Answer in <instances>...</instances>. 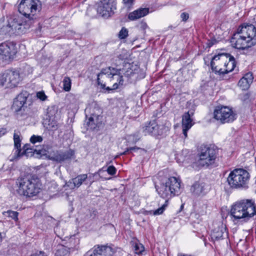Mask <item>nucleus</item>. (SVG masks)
Segmentation results:
<instances>
[{"instance_id": "obj_11", "label": "nucleus", "mask_w": 256, "mask_h": 256, "mask_svg": "<svg viewBox=\"0 0 256 256\" xmlns=\"http://www.w3.org/2000/svg\"><path fill=\"white\" fill-rule=\"evenodd\" d=\"M214 118L222 124L230 123L236 118V114L228 106L217 107L214 112Z\"/></svg>"}, {"instance_id": "obj_41", "label": "nucleus", "mask_w": 256, "mask_h": 256, "mask_svg": "<svg viewBox=\"0 0 256 256\" xmlns=\"http://www.w3.org/2000/svg\"><path fill=\"white\" fill-rule=\"evenodd\" d=\"M134 0H123L126 6L130 7L132 4Z\"/></svg>"}, {"instance_id": "obj_48", "label": "nucleus", "mask_w": 256, "mask_h": 256, "mask_svg": "<svg viewBox=\"0 0 256 256\" xmlns=\"http://www.w3.org/2000/svg\"><path fill=\"white\" fill-rule=\"evenodd\" d=\"M178 256H191L188 255V254H178Z\"/></svg>"}, {"instance_id": "obj_46", "label": "nucleus", "mask_w": 256, "mask_h": 256, "mask_svg": "<svg viewBox=\"0 0 256 256\" xmlns=\"http://www.w3.org/2000/svg\"><path fill=\"white\" fill-rule=\"evenodd\" d=\"M103 168H103L102 169H100V170H98V171L96 172V174H100V173L102 172H104L105 170H103ZM96 174H96H92V176H94Z\"/></svg>"}, {"instance_id": "obj_1", "label": "nucleus", "mask_w": 256, "mask_h": 256, "mask_svg": "<svg viewBox=\"0 0 256 256\" xmlns=\"http://www.w3.org/2000/svg\"><path fill=\"white\" fill-rule=\"evenodd\" d=\"M232 46L238 49H245L256 44V28L252 24H242L230 40Z\"/></svg>"}, {"instance_id": "obj_9", "label": "nucleus", "mask_w": 256, "mask_h": 256, "mask_svg": "<svg viewBox=\"0 0 256 256\" xmlns=\"http://www.w3.org/2000/svg\"><path fill=\"white\" fill-rule=\"evenodd\" d=\"M7 27L10 30L8 32H16L18 34L25 32L32 25L30 20L23 19L20 16H12L8 20Z\"/></svg>"}, {"instance_id": "obj_44", "label": "nucleus", "mask_w": 256, "mask_h": 256, "mask_svg": "<svg viewBox=\"0 0 256 256\" xmlns=\"http://www.w3.org/2000/svg\"><path fill=\"white\" fill-rule=\"evenodd\" d=\"M6 132V130L4 128H0V137L2 136L4 134H5Z\"/></svg>"}, {"instance_id": "obj_45", "label": "nucleus", "mask_w": 256, "mask_h": 256, "mask_svg": "<svg viewBox=\"0 0 256 256\" xmlns=\"http://www.w3.org/2000/svg\"><path fill=\"white\" fill-rule=\"evenodd\" d=\"M140 150V148H136V147H132V148H128L127 151L131 150Z\"/></svg>"}, {"instance_id": "obj_6", "label": "nucleus", "mask_w": 256, "mask_h": 256, "mask_svg": "<svg viewBox=\"0 0 256 256\" xmlns=\"http://www.w3.org/2000/svg\"><path fill=\"white\" fill-rule=\"evenodd\" d=\"M156 188L161 197L168 198L180 193V180L176 177L172 176L162 183L160 186H156Z\"/></svg>"}, {"instance_id": "obj_50", "label": "nucleus", "mask_w": 256, "mask_h": 256, "mask_svg": "<svg viewBox=\"0 0 256 256\" xmlns=\"http://www.w3.org/2000/svg\"><path fill=\"white\" fill-rule=\"evenodd\" d=\"M72 100H75V98L74 96L72 97Z\"/></svg>"}, {"instance_id": "obj_28", "label": "nucleus", "mask_w": 256, "mask_h": 256, "mask_svg": "<svg viewBox=\"0 0 256 256\" xmlns=\"http://www.w3.org/2000/svg\"><path fill=\"white\" fill-rule=\"evenodd\" d=\"M2 214L8 218L14 220L15 222L18 220V213L17 212L8 210L6 212H4Z\"/></svg>"}, {"instance_id": "obj_26", "label": "nucleus", "mask_w": 256, "mask_h": 256, "mask_svg": "<svg viewBox=\"0 0 256 256\" xmlns=\"http://www.w3.org/2000/svg\"><path fill=\"white\" fill-rule=\"evenodd\" d=\"M98 118L99 116L96 117L90 116L86 122V125L90 129H94L96 126H99L101 123L98 121Z\"/></svg>"}, {"instance_id": "obj_35", "label": "nucleus", "mask_w": 256, "mask_h": 256, "mask_svg": "<svg viewBox=\"0 0 256 256\" xmlns=\"http://www.w3.org/2000/svg\"><path fill=\"white\" fill-rule=\"evenodd\" d=\"M42 138L40 136H36V135H32L30 138V142L33 144H35L37 142H41L42 141Z\"/></svg>"}, {"instance_id": "obj_3", "label": "nucleus", "mask_w": 256, "mask_h": 256, "mask_svg": "<svg viewBox=\"0 0 256 256\" xmlns=\"http://www.w3.org/2000/svg\"><path fill=\"white\" fill-rule=\"evenodd\" d=\"M233 221L246 222L256 215V204L250 200H242L234 204L230 210Z\"/></svg>"}, {"instance_id": "obj_33", "label": "nucleus", "mask_w": 256, "mask_h": 256, "mask_svg": "<svg viewBox=\"0 0 256 256\" xmlns=\"http://www.w3.org/2000/svg\"><path fill=\"white\" fill-rule=\"evenodd\" d=\"M134 252L136 254H140L144 250V247L142 244L136 242L134 245Z\"/></svg>"}, {"instance_id": "obj_40", "label": "nucleus", "mask_w": 256, "mask_h": 256, "mask_svg": "<svg viewBox=\"0 0 256 256\" xmlns=\"http://www.w3.org/2000/svg\"><path fill=\"white\" fill-rule=\"evenodd\" d=\"M188 14L186 12H182L180 14V18L183 21H186L188 18Z\"/></svg>"}, {"instance_id": "obj_43", "label": "nucleus", "mask_w": 256, "mask_h": 256, "mask_svg": "<svg viewBox=\"0 0 256 256\" xmlns=\"http://www.w3.org/2000/svg\"><path fill=\"white\" fill-rule=\"evenodd\" d=\"M30 256H46L44 252H36L32 254Z\"/></svg>"}, {"instance_id": "obj_23", "label": "nucleus", "mask_w": 256, "mask_h": 256, "mask_svg": "<svg viewBox=\"0 0 256 256\" xmlns=\"http://www.w3.org/2000/svg\"><path fill=\"white\" fill-rule=\"evenodd\" d=\"M227 60L226 65L224 66V74H228L234 70L236 66L234 58L230 54H227Z\"/></svg>"}, {"instance_id": "obj_29", "label": "nucleus", "mask_w": 256, "mask_h": 256, "mask_svg": "<svg viewBox=\"0 0 256 256\" xmlns=\"http://www.w3.org/2000/svg\"><path fill=\"white\" fill-rule=\"evenodd\" d=\"M14 147L17 148L18 150H20L21 146V140L20 138V132H16L14 131Z\"/></svg>"}, {"instance_id": "obj_15", "label": "nucleus", "mask_w": 256, "mask_h": 256, "mask_svg": "<svg viewBox=\"0 0 256 256\" xmlns=\"http://www.w3.org/2000/svg\"><path fill=\"white\" fill-rule=\"evenodd\" d=\"M227 54H220L214 56L211 60L212 68L216 74H224V66L226 62Z\"/></svg>"}, {"instance_id": "obj_7", "label": "nucleus", "mask_w": 256, "mask_h": 256, "mask_svg": "<svg viewBox=\"0 0 256 256\" xmlns=\"http://www.w3.org/2000/svg\"><path fill=\"white\" fill-rule=\"evenodd\" d=\"M41 8V3L39 0H20L18 6L20 14L27 20L33 23L34 16Z\"/></svg>"}, {"instance_id": "obj_20", "label": "nucleus", "mask_w": 256, "mask_h": 256, "mask_svg": "<svg viewBox=\"0 0 256 256\" xmlns=\"http://www.w3.org/2000/svg\"><path fill=\"white\" fill-rule=\"evenodd\" d=\"M253 76L251 72L246 74L238 82V85L242 90L248 88L253 81Z\"/></svg>"}, {"instance_id": "obj_17", "label": "nucleus", "mask_w": 256, "mask_h": 256, "mask_svg": "<svg viewBox=\"0 0 256 256\" xmlns=\"http://www.w3.org/2000/svg\"><path fill=\"white\" fill-rule=\"evenodd\" d=\"M73 154V152L71 150L65 152L56 150L52 151L49 154L48 158L50 160L58 162H61L70 159Z\"/></svg>"}, {"instance_id": "obj_13", "label": "nucleus", "mask_w": 256, "mask_h": 256, "mask_svg": "<svg viewBox=\"0 0 256 256\" xmlns=\"http://www.w3.org/2000/svg\"><path fill=\"white\" fill-rule=\"evenodd\" d=\"M17 52L16 44L12 42H4L0 45V60L7 62L14 58Z\"/></svg>"}, {"instance_id": "obj_36", "label": "nucleus", "mask_w": 256, "mask_h": 256, "mask_svg": "<svg viewBox=\"0 0 256 256\" xmlns=\"http://www.w3.org/2000/svg\"><path fill=\"white\" fill-rule=\"evenodd\" d=\"M36 96L38 98L42 101L46 100L48 98L43 90L37 92L36 94Z\"/></svg>"}, {"instance_id": "obj_25", "label": "nucleus", "mask_w": 256, "mask_h": 256, "mask_svg": "<svg viewBox=\"0 0 256 256\" xmlns=\"http://www.w3.org/2000/svg\"><path fill=\"white\" fill-rule=\"evenodd\" d=\"M192 126V119L190 118V114L188 112L185 113L182 116V127L191 128Z\"/></svg>"}, {"instance_id": "obj_5", "label": "nucleus", "mask_w": 256, "mask_h": 256, "mask_svg": "<svg viewBox=\"0 0 256 256\" xmlns=\"http://www.w3.org/2000/svg\"><path fill=\"white\" fill-rule=\"evenodd\" d=\"M250 174L246 170L236 168L231 171L227 178L230 188L234 189H246L248 187Z\"/></svg>"}, {"instance_id": "obj_16", "label": "nucleus", "mask_w": 256, "mask_h": 256, "mask_svg": "<svg viewBox=\"0 0 256 256\" xmlns=\"http://www.w3.org/2000/svg\"><path fill=\"white\" fill-rule=\"evenodd\" d=\"M114 253L113 249L110 246H98L88 251L86 256H114Z\"/></svg>"}, {"instance_id": "obj_47", "label": "nucleus", "mask_w": 256, "mask_h": 256, "mask_svg": "<svg viewBox=\"0 0 256 256\" xmlns=\"http://www.w3.org/2000/svg\"><path fill=\"white\" fill-rule=\"evenodd\" d=\"M29 150V149L28 148H26V146L24 147V151H25V153H27L28 152V150Z\"/></svg>"}, {"instance_id": "obj_30", "label": "nucleus", "mask_w": 256, "mask_h": 256, "mask_svg": "<svg viewBox=\"0 0 256 256\" xmlns=\"http://www.w3.org/2000/svg\"><path fill=\"white\" fill-rule=\"evenodd\" d=\"M128 69L126 70L124 69H118V70H120V76L123 79V76H124L128 78H130L134 74V72H133L132 70L130 68V64H128Z\"/></svg>"}, {"instance_id": "obj_52", "label": "nucleus", "mask_w": 256, "mask_h": 256, "mask_svg": "<svg viewBox=\"0 0 256 256\" xmlns=\"http://www.w3.org/2000/svg\"><path fill=\"white\" fill-rule=\"evenodd\" d=\"M166 129H167V130H168V126H166Z\"/></svg>"}, {"instance_id": "obj_8", "label": "nucleus", "mask_w": 256, "mask_h": 256, "mask_svg": "<svg viewBox=\"0 0 256 256\" xmlns=\"http://www.w3.org/2000/svg\"><path fill=\"white\" fill-rule=\"evenodd\" d=\"M218 150L214 146H206L198 154L196 164L198 166H208L213 164L217 156Z\"/></svg>"}, {"instance_id": "obj_34", "label": "nucleus", "mask_w": 256, "mask_h": 256, "mask_svg": "<svg viewBox=\"0 0 256 256\" xmlns=\"http://www.w3.org/2000/svg\"><path fill=\"white\" fill-rule=\"evenodd\" d=\"M168 201L166 200L165 203L160 208H158L154 212V215H158L162 214L164 210L168 206Z\"/></svg>"}, {"instance_id": "obj_19", "label": "nucleus", "mask_w": 256, "mask_h": 256, "mask_svg": "<svg viewBox=\"0 0 256 256\" xmlns=\"http://www.w3.org/2000/svg\"><path fill=\"white\" fill-rule=\"evenodd\" d=\"M160 127V126L158 125L155 120H152L143 128L142 132L144 135L150 134H160L162 132H160L158 130Z\"/></svg>"}, {"instance_id": "obj_31", "label": "nucleus", "mask_w": 256, "mask_h": 256, "mask_svg": "<svg viewBox=\"0 0 256 256\" xmlns=\"http://www.w3.org/2000/svg\"><path fill=\"white\" fill-rule=\"evenodd\" d=\"M63 89L66 92H69L71 89L72 82L69 77H64L62 81Z\"/></svg>"}, {"instance_id": "obj_4", "label": "nucleus", "mask_w": 256, "mask_h": 256, "mask_svg": "<svg viewBox=\"0 0 256 256\" xmlns=\"http://www.w3.org/2000/svg\"><path fill=\"white\" fill-rule=\"evenodd\" d=\"M17 192L20 196L32 197L40 192L42 184L37 176L28 174L20 177L16 180Z\"/></svg>"}, {"instance_id": "obj_32", "label": "nucleus", "mask_w": 256, "mask_h": 256, "mask_svg": "<svg viewBox=\"0 0 256 256\" xmlns=\"http://www.w3.org/2000/svg\"><path fill=\"white\" fill-rule=\"evenodd\" d=\"M45 124H48V126H46V128L51 130H54L58 128V124L56 120H52V121L50 120L48 121L46 120H45Z\"/></svg>"}, {"instance_id": "obj_2", "label": "nucleus", "mask_w": 256, "mask_h": 256, "mask_svg": "<svg viewBox=\"0 0 256 256\" xmlns=\"http://www.w3.org/2000/svg\"><path fill=\"white\" fill-rule=\"evenodd\" d=\"M120 70L112 67L102 68L98 74L97 82L102 89L114 90L123 85L124 79L120 76Z\"/></svg>"}, {"instance_id": "obj_21", "label": "nucleus", "mask_w": 256, "mask_h": 256, "mask_svg": "<svg viewBox=\"0 0 256 256\" xmlns=\"http://www.w3.org/2000/svg\"><path fill=\"white\" fill-rule=\"evenodd\" d=\"M88 178L86 174H82L78 176L76 178L72 179L70 180L67 185L70 186L71 188H74V187L78 188L80 186L82 182L86 180Z\"/></svg>"}, {"instance_id": "obj_12", "label": "nucleus", "mask_w": 256, "mask_h": 256, "mask_svg": "<svg viewBox=\"0 0 256 256\" xmlns=\"http://www.w3.org/2000/svg\"><path fill=\"white\" fill-rule=\"evenodd\" d=\"M29 94L23 91L19 94L14 99L12 108L16 112H26L28 106H30L32 102L28 100Z\"/></svg>"}, {"instance_id": "obj_37", "label": "nucleus", "mask_w": 256, "mask_h": 256, "mask_svg": "<svg viewBox=\"0 0 256 256\" xmlns=\"http://www.w3.org/2000/svg\"><path fill=\"white\" fill-rule=\"evenodd\" d=\"M139 139H140V136L138 134H134L133 135H130L128 137V140L132 143L136 142Z\"/></svg>"}, {"instance_id": "obj_24", "label": "nucleus", "mask_w": 256, "mask_h": 256, "mask_svg": "<svg viewBox=\"0 0 256 256\" xmlns=\"http://www.w3.org/2000/svg\"><path fill=\"white\" fill-rule=\"evenodd\" d=\"M190 191L194 196H200L204 191V184L196 182L192 186Z\"/></svg>"}, {"instance_id": "obj_51", "label": "nucleus", "mask_w": 256, "mask_h": 256, "mask_svg": "<svg viewBox=\"0 0 256 256\" xmlns=\"http://www.w3.org/2000/svg\"><path fill=\"white\" fill-rule=\"evenodd\" d=\"M89 178H90V180H91V176H89Z\"/></svg>"}, {"instance_id": "obj_18", "label": "nucleus", "mask_w": 256, "mask_h": 256, "mask_svg": "<svg viewBox=\"0 0 256 256\" xmlns=\"http://www.w3.org/2000/svg\"><path fill=\"white\" fill-rule=\"evenodd\" d=\"M210 236L213 240H218L227 237L226 227L222 224H220L212 230Z\"/></svg>"}, {"instance_id": "obj_22", "label": "nucleus", "mask_w": 256, "mask_h": 256, "mask_svg": "<svg viewBox=\"0 0 256 256\" xmlns=\"http://www.w3.org/2000/svg\"><path fill=\"white\" fill-rule=\"evenodd\" d=\"M148 12V8H140L130 13L128 18L131 20H134L146 16Z\"/></svg>"}, {"instance_id": "obj_10", "label": "nucleus", "mask_w": 256, "mask_h": 256, "mask_svg": "<svg viewBox=\"0 0 256 256\" xmlns=\"http://www.w3.org/2000/svg\"><path fill=\"white\" fill-rule=\"evenodd\" d=\"M22 80L18 72L16 70H7L0 74V86H5L8 88H13L17 86Z\"/></svg>"}, {"instance_id": "obj_14", "label": "nucleus", "mask_w": 256, "mask_h": 256, "mask_svg": "<svg viewBox=\"0 0 256 256\" xmlns=\"http://www.w3.org/2000/svg\"><path fill=\"white\" fill-rule=\"evenodd\" d=\"M115 4L110 0H100L98 4L97 12L104 18H108L114 13Z\"/></svg>"}, {"instance_id": "obj_49", "label": "nucleus", "mask_w": 256, "mask_h": 256, "mask_svg": "<svg viewBox=\"0 0 256 256\" xmlns=\"http://www.w3.org/2000/svg\"><path fill=\"white\" fill-rule=\"evenodd\" d=\"M126 151L124 152L123 153V154H126Z\"/></svg>"}, {"instance_id": "obj_39", "label": "nucleus", "mask_w": 256, "mask_h": 256, "mask_svg": "<svg viewBox=\"0 0 256 256\" xmlns=\"http://www.w3.org/2000/svg\"><path fill=\"white\" fill-rule=\"evenodd\" d=\"M106 171L109 174L113 176L116 174V170L114 166H110L107 168Z\"/></svg>"}, {"instance_id": "obj_27", "label": "nucleus", "mask_w": 256, "mask_h": 256, "mask_svg": "<svg viewBox=\"0 0 256 256\" xmlns=\"http://www.w3.org/2000/svg\"><path fill=\"white\" fill-rule=\"evenodd\" d=\"M68 248L62 245H60L57 248L55 256H68Z\"/></svg>"}, {"instance_id": "obj_38", "label": "nucleus", "mask_w": 256, "mask_h": 256, "mask_svg": "<svg viewBox=\"0 0 256 256\" xmlns=\"http://www.w3.org/2000/svg\"><path fill=\"white\" fill-rule=\"evenodd\" d=\"M128 34V32L127 30L125 28H122L120 31L119 32L118 36L119 38L121 39H123L126 38Z\"/></svg>"}, {"instance_id": "obj_42", "label": "nucleus", "mask_w": 256, "mask_h": 256, "mask_svg": "<svg viewBox=\"0 0 256 256\" xmlns=\"http://www.w3.org/2000/svg\"><path fill=\"white\" fill-rule=\"evenodd\" d=\"M190 128L188 127H182V132L183 134H184L185 138L187 137V132L188 130L189 129H190Z\"/></svg>"}]
</instances>
